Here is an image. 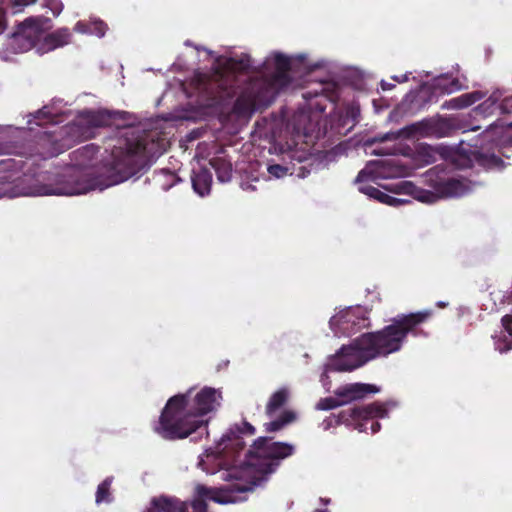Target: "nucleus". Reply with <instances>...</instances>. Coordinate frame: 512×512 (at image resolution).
<instances>
[{"label":"nucleus","mask_w":512,"mask_h":512,"mask_svg":"<svg viewBox=\"0 0 512 512\" xmlns=\"http://www.w3.org/2000/svg\"><path fill=\"white\" fill-rule=\"evenodd\" d=\"M98 148L86 145L71 153V163L58 175L55 184L43 185L40 195H77L91 190H103L121 183L134 175L144 163V145L135 138L118 140L112 152V161L106 176L96 175L93 164Z\"/></svg>","instance_id":"nucleus-1"},{"label":"nucleus","mask_w":512,"mask_h":512,"mask_svg":"<svg viewBox=\"0 0 512 512\" xmlns=\"http://www.w3.org/2000/svg\"><path fill=\"white\" fill-rule=\"evenodd\" d=\"M293 452L294 447L291 444L259 438L249 450L247 462L241 466L225 468L221 478L226 481H239L233 486L232 491H252L275 470L280 460L292 455Z\"/></svg>","instance_id":"nucleus-2"},{"label":"nucleus","mask_w":512,"mask_h":512,"mask_svg":"<svg viewBox=\"0 0 512 512\" xmlns=\"http://www.w3.org/2000/svg\"><path fill=\"white\" fill-rule=\"evenodd\" d=\"M430 312L423 311L399 316L392 324L377 332L362 334L373 358L385 357L401 349L407 334L417 325L424 322Z\"/></svg>","instance_id":"nucleus-3"},{"label":"nucleus","mask_w":512,"mask_h":512,"mask_svg":"<svg viewBox=\"0 0 512 512\" xmlns=\"http://www.w3.org/2000/svg\"><path fill=\"white\" fill-rule=\"evenodd\" d=\"M203 421L195 418L187 410V398L185 395L172 397L162 415L156 431L164 438H186L196 431Z\"/></svg>","instance_id":"nucleus-4"},{"label":"nucleus","mask_w":512,"mask_h":512,"mask_svg":"<svg viewBox=\"0 0 512 512\" xmlns=\"http://www.w3.org/2000/svg\"><path fill=\"white\" fill-rule=\"evenodd\" d=\"M368 346L364 343L362 335L355 339L349 346L343 347L329 364L330 369L339 372H347L357 369L368 361L373 360Z\"/></svg>","instance_id":"nucleus-5"},{"label":"nucleus","mask_w":512,"mask_h":512,"mask_svg":"<svg viewBox=\"0 0 512 512\" xmlns=\"http://www.w3.org/2000/svg\"><path fill=\"white\" fill-rule=\"evenodd\" d=\"M51 28V20L47 17H28L17 26L12 37L22 51H27L39 44L42 34Z\"/></svg>","instance_id":"nucleus-6"},{"label":"nucleus","mask_w":512,"mask_h":512,"mask_svg":"<svg viewBox=\"0 0 512 512\" xmlns=\"http://www.w3.org/2000/svg\"><path fill=\"white\" fill-rule=\"evenodd\" d=\"M433 189V193L423 192L418 199L423 202H434L439 198L460 197L472 189V184L465 178H448L436 182Z\"/></svg>","instance_id":"nucleus-7"},{"label":"nucleus","mask_w":512,"mask_h":512,"mask_svg":"<svg viewBox=\"0 0 512 512\" xmlns=\"http://www.w3.org/2000/svg\"><path fill=\"white\" fill-rule=\"evenodd\" d=\"M366 312L360 308H347L340 311L330 319L332 329L341 328L344 333L353 332V327L358 329L367 326Z\"/></svg>","instance_id":"nucleus-8"},{"label":"nucleus","mask_w":512,"mask_h":512,"mask_svg":"<svg viewBox=\"0 0 512 512\" xmlns=\"http://www.w3.org/2000/svg\"><path fill=\"white\" fill-rule=\"evenodd\" d=\"M112 123V114L107 111H86L76 119L74 126L81 130V136L85 139L94 137L92 128L109 126Z\"/></svg>","instance_id":"nucleus-9"},{"label":"nucleus","mask_w":512,"mask_h":512,"mask_svg":"<svg viewBox=\"0 0 512 512\" xmlns=\"http://www.w3.org/2000/svg\"><path fill=\"white\" fill-rule=\"evenodd\" d=\"M144 512H188L186 502L166 495L153 497Z\"/></svg>","instance_id":"nucleus-10"},{"label":"nucleus","mask_w":512,"mask_h":512,"mask_svg":"<svg viewBox=\"0 0 512 512\" xmlns=\"http://www.w3.org/2000/svg\"><path fill=\"white\" fill-rule=\"evenodd\" d=\"M71 40V33L68 28H60L43 37L37 44L40 53H47L67 45Z\"/></svg>","instance_id":"nucleus-11"},{"label":"nucleus","mask_w":512,"mask_h":512,"mask_svg":"<svg viewBox=\"0 0 512 512\" xmlns=\"http://www.w3.org/2000/svg\"><path fill=\"white\" fill-rule=\"evenodd\" d=\"M221 393L214 388L206 387L195 397V410L203 415L216 409L220 405Z\"/></svg>","instance_id":"nucleus-12"},{"label":"nucleus","mask_w":512,"mask_h":512,"mask_svg":"<svg viewBox=\"0 0 512 512\" xmlns=\"http://www.w3.org/2000/svg\"><path fill=\"white\" fill-rule=\"evenodd\" d=\"M18 177H15L13 173L0 170V198L1 197H16L19 195L26 194H39L37 190L40 188H36L34 190H25L24 188H20L15 181Z\"/></svg>","instance_id":"nucleus-13"},{"label":"nucleus","mask_w":512,"mask_h":512,"mask_svg":"<svg viewBox=\"0 0 512 512\" xmlns=\"http://www.w3.org/2000/svg\"><path fill=\"white\" fill-rule=\"evenodd\" d=\"M254 89L243 93L236 101L234 110L239 115H250L260 105L264 103V98L261 95H255Z\"/></svg>","instance_id":"nucleus-14"},{"label":"nucleus","mask_w":512,"mask_h":512,"mask_svg":"<svg viewBox=\"0 0 512 512\" xmlns=\"http://www.w3.org/2000/svg\"><path fill=\"white\" fill-rule=\"evenodd\" d=\"M375 391L376 389L372 385L355 383L339 388L335 394L337 397L342 398L341 401H345L346 404Z\"/></svg>","instance_id":"nucleus-15"},{"label":"nucleus","mask_w":512,"mask_h":512,"mask_svg":"<svg viewBox=\"0 0 512 512\" xmlns=\"http://www.w3.org/2000/svg\"><path fill=\"white\" fill-rule=\"evenodd\" d=\"M207 500H213L219 503L223 502L217 497V492L214 489L200 484L197 485L195 488L194 498L191 502L194 512H207Z\"/></svg>","instance_id":"nucleus-16"},{"label":"nucleus","mask_w":512,"mask_h":512,"mask_svg":"<svg viewBox=\"0 0 512 512\" xmlns=\"http://www.w3.org/2000/svg\"><path fill=\"white\" fill-rule=\"evenodd\" d=\"M291 397V391L287 387H282L275 391L266 404V414L273 417L278 410L284 407Z\"/></svg>","instance_id":"nucleus-17"},{"label":"nucleus","mask_w":512,"mask_h":512,"mask_svg":"<svg viewBox=\"0 0 512 512\" xmlns=\"http://www.w3.org/2000/svg\"><path fill=\"white\" fill-rule=\"evenodd\" d=\"M484 94L480 91L462 94L448 101L445 106L449 109H463L481 100Z\"/></svg>","instance_id":"nucleus-18"},{"label":"nucleus","mask_w":512,"mask_h":512,"mask_svg":"<svg viewBox=\"0 0 512 512\" xmlns=\"http://www.w3.org/2000/svg\"><path fill=\"white\" fill-rule=\"evenodd\" d=\"M211 181V174L205 169H201L192 177L193 188L201 196L209 193Z\"/></svg>","instance_id":"nucleus-19"},{"label":"nucleus","mask_w":512,"mask_h":512,"mask_svg":"<svg viewBox=\"0 0 512 512\" xmlns=\"http://www.w3.org/2000/svg\"><path fill=\"white\" fill-rule=\"evenodd\" d=\"M297 415L292 410H285L283 411L280 416L269 423L266 424V431L268 432H275L280 429H282L284 426H286L289 423H292L296 420Z\"/></svg>","instance_id":"nucleus-20"},{"label":"nucleus","mask_w":512,"mask_h":512,"mask_svg":"<svg viewBox=\"0 0 512 512\" xmlns=\"http://www.w3.org/2000/svg\"><path fill=\"white\" fill-rule=\"evenodd\" d=\"M274 66L276 69L277 82H279L280 84L286 83V72L290 69V59L282 54H275Z\"/></svg>","instance_id":"nucleus-21"},{"label":"nucleus","mask_w":512,"mask_h":512,"mask_svg":"<svg viewBox=\"0 0 512 512\" xmlns=\"http://www.w3.org/2000/svg\"><path fill=\"white\" fill-rule=\"evenodd\" d=\"M502 324L504 327L505 334L502 336L504 344L502 346L501 345L498 346V349L501 352L512 349V327H511L512 316L505 315L502 318Z\"/></svg>","instance_id":"nucleus-22"},{"label":"nucleus","mask_w":512,"mask_h":512,"mask_svg":"<svg viewBox=\"0 0 512 512\" xmlns=\"http://www.w3.org/2000/svg\"><path fill=\"white\" fill-rule=\"evenodd\" d=\"M111 482H112V479L107 478L98 486L97 492H96V503L99 504L104 501H106V502L110 501L109 490H110Z\"/></svg>","instance_id":"nucleus-23"},{"label":"nucleus","mask_w":512,"mask_h":512,"mask_svg":"<svg viewBox=\"0 0 512 512\" xmlns=\"http://www.w3.org/2000/svg\"><path fill=\"white\" fill-rule=\"evenodd\" d=\"M345 404V401H341L339 397H327L320 399L316 404V408L318 410H330L342 406Z\"/></svg>","instance_id":"nucleus-24"},{"label":"nucleus","mask_w":512,"mask_h":512,"mask_svg":"<svg viewBox=\"0 0 512 512\" xmlns=\"http://www.w3.org/2000/svg\"><path fill=\"white\" fill-rule=\"evenodd\" d=\"M360 191L371 198L377 199L378 201L384 203L387 199H389V195L380 191L379 189L373 186H363L360 188Z\"/></svg>","instance_id":"nucleus-25"},{"label":"nucleus","mask_w":512,"mask_h":512,"mask_svg":"<svg viewBox=\"0 0 512 512\" xmlns=\"http://www.w3.org/2000/svg\"><path fill=\"white\" fill-rule=\"evenodd\" d=\"M498 98L494 95L490 96L487 100L481 103L476 110L481 113H488L496 105Z\"/></svg>","instance_id":"nucleus-26"},{"label":"nucleus","mask_w":512,"mask_h":512,"mask_svg":"<svg viewBox=\"0 0 512 512\" xmlns=\"http://www.w3.org/2000/svg\"><path fill=\"white\" fill-rule=\"evenodd\" d=\"M107 26L102 21H93L90 24V31L89 33H94L99 37H103L106 32Z\"/></svg>","instance_id":"nucleus-27"},{"label":"nucleus","mask_w":512,"mask_h":512,"mask_svg":"<svg viewBox=\"0 0 512 512\" xmlns=\"http://www.w3.org/2000/svg\"><path fill=\"white\" fill-rule=\"evenodd\" d=\"M287 171L288 169L286 167L279 164L270 165L268 167V172L276 178L284 177L287 174Z\"/></svg>","instance_id":"nucleus-28"},{"label":"nucleus","mask_w":512,"mask_h":512,"mask_svg":"<svg viewBox=\"0 0 512 512\" xmlns=\"http://www.w3.org/2000/svg\"><path fill=\"white\" fill-rule=\"evenodd\" d=\"M250 60L248 57H243L239 61H232L231 68L237 70H246L250 67Z\"/></svg>","instance_id":"nucleus-29"},{"label":"nucleus","mask_w":512,"mask_h":512,"mask_svg":"<svg viewBox=\"0 0 512 512\" xmlns=\"http://www.w3.org/2000/svg\"><path fill=\"white\" fill-rule=\"evenodd\" d=\"M369 179H374L372 172H370L367 168L361 170L356 178L357 182H363Z\"/></svg>","instance_id":"nucleus-30"},{"label":"nucleus","mask_w":512,"mask_h":512,"mask_svg":"<svg viewBox=\"0 0 512 512\" xmlns=\"http://www.w3.org/2000/svg\"><path fill=\"white\" fill-rule=\"evenodd\" d=\"M218 178L220 181L225 182L230 179V169L228 167H225L223 171H220L219 168H217Z\"/></svg>","instance_id":"nucleus-31"},{"label":"nucleus","mask_w":512,"mask_h":512,"mask_svg":"<svg viewBox=\"0 0 512 512\" xmlns=\"http://www.w3.org/2000/svg\"><path fill=\"white\" fill-rule=\"evenodd\" d=\"M222 443H225L226 441H235L237 445H240V439L235 435V433L233 431H231L230 433H227L226 435H224L221 439Z\"/></svg>","instance_id":"nucleus-32"},{"label":"nucleus","mask_w":512,"mask_h":512,"mask_svg":"<svg viewBox=\"0 0 512 512\" xmlns=\"http://www.w3.org/2000/svg\"><path fill=\"white\" fill-rule=\"evenodd\" d=\"M74 30L77 32H80V33H89L90 25L88 26L87 24H85L83 22H78V23H76Z\"/></svg>","instance_id":"nucleus-33"},{"label":"nucleus","mask_w":512,"mask_h":512,"mask_svg":"<svg viewBox=\"0 0 512 512\" xmlns=\"http://www.w3.org/2000/svg\"><path fill=\"white\" fill-rule=\"evenodd\" d=\"M405 202L406 201L403 200V199L395 198V197L390 196V195H389V199L384 201L385 204H388V205H391V206H399V205H401V204H403Z\"/></svg>","instance_id":"nucleus-34"},{"label":"nucleus","mask_w":512,"mask_h":512,"mask_svg":"<svg viewBox=\"0 0 512 512\" xmlns=\"http://www.w3.org/2000/svg\"><path fill=\"white\" fill-rule=\"evenodd\" d=\"M36 1L37 0H14L13 3L14 6L25 7L34 4Z\"/></svg>","instance_id":"nucleus-35"},{"label":"nucleus","mask_w":512,"mask_h":512,"mask_svg":"<svg viewBox=\"0 0 512 512\" xmlns=\"http://www.w3.org/2000/svg\"><path fill=\"white\" fill-rule=\"evenodd\" d=\"M6 27V19L5 12L0 8V33L5 30Z\"/></svg>","instance_id":"nucleus-36"},{"label":"nucleus","mask_w":512,"mask_h":512,"mask_svg":"<svg viewBox=\"0 0 512 512\" xmlns=\"http://www.w3.org/2000/svg\"><path fill=\"white\" fill-rule=\"evenodd\" d=\"M243 425H244V428H245V430H246L247 432H249L250 434H253V433H254L255 429H254V427H253L251 424H249V423H247V422H244V424H243Z\"/></svg>","instance_id":"nucleus-37"},{"label":"nucleus","mask_w":512,"mask_h":512,"mask_svg":"<svg viewBox=\"0 0 512 512\" xmlns=\"http://www.w3.org/2000/svg\"><path fill=\"white\" fill-rule=\"evenodd\" d=\"M366 413H367V414H371V413H372V409H371V408H367V409H366Z\"/></svg>","instance_id":"nucleus-38"},{"label":"nucleus","mask_w":512,"mask_h":512,"mask_svg":"<svg viewBox=\"0 0 512 512\" xmlns=\"http://www.w3.org/2000/svg\"><path fill=\"white\" fill-rule=\"evenodd\" d=\"M377 427H379V423H376V426H372V430L375 431L377 429Z\"/></svg>","instance_id":"nucleus-39"},{"label":"nucleus","mask_w":512,"mask_h":512,"mask_svg":"<svg viewBox=\"0 0 512 512\" xmlns=\"http://www.w3.org/2000/svg\"><path fill=\"white\" fill-rule=\"evenodd\" d=\"M377 427H379V423H376V426H372V430L375 431L377 429Z\"/></svg>","instance_id":"nucleus-40"},{"label":"nucleus","mask_w":512,"mask_h":512,"mask_svg":"<svg viewBox=\"0 0 512 512\" xmlns=\"http://www.w3.org/2000/svg\"><path fill=\"white\" fill-rule=\"evenodd\" d=\"M377 427H379V423H376V426H372V430L375 431L377 429Z\"/></svg>","instance_id":"nucleus-41"},{"label":"nucleus","mask_w":512,"mask_h":512,"mask_svg":"<svg viewBox=\"0 0 512 512\" xmlns=\"http://www.w3.org/2000/svg\"><path fill=\"white\" fill-rule=\"evenodd\" d=\"M234 443H232V446H239V447H242V443L240 442V445H237L235 441H233Z\"/></svg>","instance_id":"nucleus-42"},{"label":"nucleus","mask_w":512,"mask_h":512,"mask_svg":"<svg viewBox=\"0 0 512 512\" xmlns=\"http://www.w3.org/2000/svg\"><path fill=\"white\" fill-rule=\"evenodd\" d=\"M316 512H324V511L317 510Z\"/></svg>","instance_id":"nucleus-43"}]
</instances>
